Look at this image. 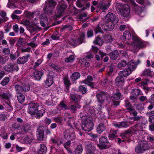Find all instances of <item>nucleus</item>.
Here are the masks:
<instances>
[{
	"label": "nucleus",
	"mask_w": 154,
	"mask_h": 154,
	"mask_svg": "<svg viewBox=\"0 0 154 154\" xmlns=\"http://www.w3.org/2000/svg\"><path fill=\"white\" fill-rule=\"evenodd\" d=\"M23 91L25 92L28 91L30 89V85L27 83L22 84Z\"/></svg>",
	"instance_id": "37998d69"
},
{
	"label": "nucleus",
	"mask_w": 154,
	"mask_h": 154,
	"mask_svg": "<svg viewBox=\"0 0 154 154\" xmlns=\"http://www.w3.org/2000/svg\"><path fill=\"white\" fill-rule=\"evenodd\" d=\"M4 69L7 72H12L14 71H18L19 68L17 64H11L5 65Z\"/></svg>",
	"instance_id": "9d476101"
},
{
	"label": "nucleus",
	"mask_w": 154,
	"mask_h": 154,
	"mask_svg": "<svg viewBox=\"0 0 154 154\" xmlns=\"http://www.w3.org/2000/svg\"><path fill=\"white\" fill-rule=\"evenodd\" d=\"M93 79L90 75L88 76L87 79L84 81V83L90 86L91 88H93L94 86V84L91 81H93Z\"/></svg>",
	"instance_id": "5701e85b"
},
{
	"label": "nucleus",
	"mask_w": 154,
	"mask_h": 154,
	"mask_svg": "<svg viewBox=\"0 0 154 154\" xmlns=\"http://www.w3.org/2000/svg\"><path fill=\"white\" fill-rule=\"evenodd\" d=\"M33 140L32 137L30 136H26L25 137L24 140L25 143L28 144L32 142Z\"/></svg>",
	"instance_id": "a18cd8bd"
},
{
	"label": "nucleus",
	"mask_w": 154,
	"mask_h": 154,
	"mask_svg": "<svg viewBox=\"0 0 154 154\" xmlns=\"http://www.w3.org/2000/svg\"><path fill=\"white\" fill-rule=\"evenodd\" d=\"M144 74L147 75H152L154 74L153 72L151 71L149 69H145L144 71Z\"/></svg>",
	"instance_id": "680f3d73"
},
{
	"label": "nucleus",
	"mask_w": 154,
	"mask_h": 154,
	"mask_svg": "<svg viewBox=\"0 0 154 154\" xmlns=\"http://www.w3.org/2000/svg\"><path fill=\"white\" fill-rule=\"evenodd\" d=\"M132 39L133 42L131 43V45L134 49H139L145 46V44L138 37L134 36L133 37Z\"/></svg>",
	"instance_id": "20e7f679"
},
{
	"label": "nucleus",
	"mask_w": 154,
	"mask_h": 154,
	"mask_svg": "<svg viewBox=\"0 0 154 154\" xmlns=\"http://www.w3.org/2000/svg\"><path fill=\"white\" fill-rule=\"evenodd\" d=\"M71 144V142L70 141H68L64 144V146L65 148L69 152L71 153V151L69 150V148Z\"/></svg>",
	"instance_id": "6e6d98bb"
},
{
	"label": "nucleus",
	"mask_w": 154,
	"mask_h": 154,
	"mask_svg": "<svg viewBox=\"0 0 154 154\" xmlns=\"http://www.w3.org/2000/svg\"><path fill=\"white\" fill-rule=\"evenodd\" d=\"M57 4L53 0H47L45 2V7L44 8L45 12L48 16L51 15Z\"/></svg>",
	"instance_id": "f03ea898"
},
{
	"label": "nucleus",
	"mask_w": 154,
	"mask_h": 154,
	"mask_svg": "<svg viewBox=\"0 0 154 154\" xmlns=\"http://www.w3.org/2000/svg\"><path fill=\"white\" fill-rule=\"evenodd\" d=\"M58 107L59 108H64L66 109H69V108L68 106L65 104V103L64 101H61L60 103V104L58 105Z\"/></svg>",
	"instance_id": "3c124183"
},
{
	"label": "nucleus",
	"mask_w": 154,
	"mask_h": 154,
	"mask_svg": "<svg viewBox=\"0 0 154 154\" xmlns=\"http://www.w3.org/2000/svg\"><path fill=\"white\" fill-rule=\"evenodd\" d=\"M132 133V131L131 130H128L126 131L125 133L122 134H121V136L122 138L124 140H127L131 135V134Z\"/></svg>",
	"instance_id": "b1692460"
},
{
	"label": "nucleus",
	"mask_w": 154,
	"mask_h": 154,
	"mask_svg": "<svg viewBox=\"0 0 154 154\" xmlns=\"http://www.w3.org/2000/svg\"><path fill=\"white\" fill-rule=\"evenodd\" d=\"M80 76V74L79 72H75L73 73L70 77L71 80L72 81H75L79 78Z\"/></svg>",
	"instance_id": "58836bf2"
},
{
	"label": "nucleus",
	"mask_w": 154,
	"mask_h": 154,
	"mask_svg": "<svg viewBox=\"0 0 154 154\" xmlns=\"http://www.w3.org/2000/svg\"><path fill=\"white\" fill-rule=\"evenodd\" d=\"M121 38L122 40H129L131 38V34L128 31H125L124 32L123 35L121 37Z\"/></svg>",
	"instance_id": "393cba45"
},
{
	"label": "nucleus",
	"mask_w": 154,
	"mask_h": 154,
	"mask_svg": "<svg viewBox=\"0 0 154 154\" xmlns=\"http://www.w3.org/2000/svg\"><path fill=\"white\" fill-rule=\"evenodd\" d=\"M64 120L66 122H69L71 120V116L69 114L65 113L64 115Z\"/></svg>",
	"instance_id": "8fccbe9b"
},
{
	"label": "nucleus",
	"mask_w": 154,
	"mask_h": 154,
	"mask_svg": "<svg viewBox=\"0 0 154 154\" xmlns=\"http://www.w3.org/2000/svg\"><path fill=\"white\" fill-rule=\"evenodd\" d=\"M110 5V3H108L107 4H101L99 5L98 7H100V9H102L103 11H104L109 8V6Z\"/></svg>",
	"instance_id": "79ce46f5"
},
{
	"label": "nucleus",
	"mask_w": 154,
	"mask_h": 154,
	"mask_svg": "<svg viewBox=\"0 0 154 154\" xmlns=\"http://www.w3.org/2000/svg\"><path fill=\"white\" fill-rule=\"evenodd\" d=\"M119 53L116 50L112 52L109 54L110 58L113 60H115L118 57Z\"/></svg>",
	"instance_id": "e433bc0d"
},
{
	"label": "nucleus",
	"mask_w": 154,
	"mask_h": 154,
	"mask_svg": "<svg viewBox=\"0 0 154 154\" xmlns=\"http://www.w3.org/2000/svg\"><path fill=\"white\" fill-rule=\"evenodd\" d=\"M30 57L29 55L19 58L17 60L18 63L22 64L27 61L28 58Z\"/></svg>",
	"instance_id": "aec40b11"
},
{
	"label": "nucleus",
	"mask_w": 154,
	"mask_h": 154,
	"mask_svg": "<svg viewBox=\"0 0 154 154\" xmlns=\"http://www.w3.org/2000/svg\"><path fill=\"white\" fill-rule=\"evenodd\" d=\"M17 100L20 103H23L25 99V96L22 94L20 93L18 94L17 96Z\"/></svg>",
	"instance_id": "ea45409f"
},
{
	"label": "nucleus",
	"mask_w": 154,
	"mask_h": 154,
	"mask_svg": "<svg viewBox=\"0 0 154 154\" xmlns=\"http://www.w3.org/2000/svg\"><path fill=\"white\" fill-rule=\"evenodd\" d=\"M127 65L128 68L131 70V71L134 70L136 68L137 65L133 61L129 62Z\"/></svg>",
	"instance_id": "cd10ccee"
},
{
	"label": "nucleus",
	"mask_w": 154,
	"mask_h": 154,
	"mask_svg": "<svg viewBox=\"0 0 154 154\" xmlns=\"http://www.w3.org/2000/svg\"><path fill=\"white\" fill-rule=\"evenodd\" d=\"M149 148L147 143L143 141L140 143L137 146L135 147V152L137 153H142Z\"/></svg>",
	"instance_id": "39448f33"
},
{
	"label": "nucleus",
	"mask_w": 154,
	"mask_h": 154,
	"mask_svg": "<svg viewBox=\"0 0 154 154\" xmlns=\"http://www.w3.org/2000/svg\"><path fill=\"white\" fill-rule=\"evenodd\" d=\"M45 112V111L43 109H38L36 113V117L38 119L43 116V114Z\"/></svg>",
	"instance_id": "4c0bfd02"
},
{
	"label": "nucleus",
	"mask_w": 154,
	"mask_h": 154,
	"mask_svg": "<svg viewBox=\"0 0 154 154\" xmlns=\"http://www.w3.org/2000/svg\"><path fill=\"white\" fill-rule=\"evenodd\" d=\"M82 120L83 122L82 125V129L85 131H90L93 129V124L89 117L82 116Z\"/></svg>",
	"instance_id": "f257e3e1"
},
{
	"label": "nucleus",
	"mask_w": 154,
	"mask_h": 154,
	"mask_svg": "<svg viewBox=\"0 0 154 154\" xmlns=\"http://www.w3.org/2000/svg\"><path fill=\"white\" fill-rule=\"evenodd\" d=\"M125 103L126 109L129 110L130 113H132L134 116H136L137 112L134 110V108L131 105L130 103L128 102V100H126Z\"/></svg>",
	"instance_id": "ddd939ff"
},
{
	"label": "nucleus",
	"mask_w": 154,
	"mask_h": 154,
	"mask_svg": "<svg viewBox=\"0 0 154 154\" xmlns=\"http://www.w3.org/2000/svg\"><path fill=\"white\" fill-rule=\"evenodd\" d=\"M131 73V70L128 68L124 69L122 71H120L119 73V76L123 77H126L129 75Z\"/></svg>",
	"instance_id": "dca6fc26"
},
{
	"label": "nucleus",
	"mask_w": 154,
	"mask_h": 154,
	"mask_svg": "<svg viewBox=\"0 0 154 154\" xmlns=\"http://www.w3.org/2000/svg\"><path fill=\"white\" fill-rule=\"evenodd\" d=\"M83 151V148L81 145H78L75 149V154H80L82 153Z\"/></svg>",
	"instance_id": "c03bdc74"
},
{
	"label": "nucleus",
	"mask_w": 154,
	"mask_h": 154,
	"mask_svg": "<svg viewBox=\"0 0 154 154\" xmlns=\"http://www.w3.org/2000/svg\"><path fill=\"white\" fill-rule=\"evenodd\" d=\"M47 151V147L46 146L43 144H41L40 145L39 148L37 151L38 154H45Z\"/></svg>",
	"instance_id": "4be33fe9"
},
{
	"label": "nucleus",
	"mask_w": 154,
	"mask_h": 154,
	"mask_svg": "<svg viewBox=\"0 0 154 154\" xmlns=\"http://www.w3.org/2000/svg\"><path fill=\"white\" fill-rule=\"evenodd\" d=\"M53 83V77L48 75L45 82V86L46 88L51 86Z\"/></svg>",
	"instance_id": "f3484780"
},
{
	"label": "nucleus",
	"mask_w": 154,
	"mask_h": 154,
	"mask_svg": "<svg viewBox=\"0 0 154 154\" xmlns=\"http://www.w3.org/2000/svg\"><path fill=\"white\" fill-rule=\"evenodd\" d=\"M143 124L141 123H137L132 128L134 132L137 134V132L143 129Z\"/></svg>",
	"instance_id": "6ab92c4d"
},
{
	"label": "nucleus",
	"mask_w": 154,
	"mask_h": 154,
	"mask_svg": "<svg viewBox=\"0 0 154 154\" xmlns=\"http://www.w3.org/2000/svg\"><path fill=\"white\" fill-rule=\"evenodd\" d=\"M149 120L151 123V124L149 125V129L151 131H154V116H150Z\"/></svg>",
	"instance_id": "c756f323"
},
{
	"label": "nucleus",
	"mask_w": 154,
	"mask_h": 154,
	"mask_svg": "<svg viewBox=\"0 0 154 154\" xmlns=\"http://www.w3.org/2000/svg\"><path fill=\"white\" fill-rule=\"evenodd\" d=\"M43 74V71H36L34 73V76L35 79L40 80Z\"/></svg>",
	"instance_id": "7c9ffc66"
},
{
	"label": "nucleus",
	"mask_w": 154,
	"mask_h": 154,
	"mask_svg": "<svg viewBox=\"0 0 154 154\" xmlns=\"http://www.w3.org/2000/svg\"><path fill=\"white\" fill-rule=\"evenodd\" d=\"M94 43L96 45H100L102 43V40L98 36L96 38V40L94 42Z\"/></svg>",
	"instance_id": "de8ad7c7"
},
{
	"label": "nucleus",
	"mask_w": 154,
	"mask_h": 154,
	"mask_svg": "<svg viewBox=\"0 0 154 154\" xmlns=\"http://www.w3.org/2000/svg\"><path fill=\"white\" fill-rule=\"evenodd\" d=\"M123 77H117L116 79V83L117 85H122L125 82V80Z\"/></svg>",
	"instance_id": "72a5a7b5"
},
{
	"label": "nucleus",
	"mask_w": 154,
	"mask_h": 154,
	"mask_svg": "<svg viewBox=\"0 0 154 154\" xmlns=\"http://www.w3.org/2000/svg\"><path fill=\"white\" fill-rule=\"evenodd\" d=\"M86 154H96L94 152L95 150V147L94 144L93 143H89L86 146Z\"/></svg>",
	"instance_id": "4468645a"
},
{
	"label": "nucleus",
	"mask_w": 154,
	"mask_h": 154,
	"mask_svg": "<svg viewBox=\"0 0 154 154\" xmlns=\"http://www.w3.org/2000/svg\"><path fill=\"white\" fill-rule=\"evenodd\" d=\"M114 126L119 128H126L128 126L127 123L125 122H121L115 124Z\"/></svg>",
	"instance_id": "a878e982"
},
{
	"label": "nucleus",
	"mask_w": 154,
	"mask_h": 154,
	"mask_svg": "<svg viewBox=\"0 0 154 154\" xmlns=\"http://www.w3.org/2000/svg\"><path fill=\"white\" fill-rule=\"evenodd\" d=\"M105 19L107 22H109L114 23H117L118 22V19L115 14L110 12L109 13L106 15Z\"/></svg>",
	"instance_id": "1a4fd4ad"
},
{
	"label": "nucleus",
	"mask_w": 154,
	"mask_h": 154,
	"mask_svg": "<svg viewBox=\"0 0 154 154\" xmlns=\"http://www.w3.org/2000/svg\"><path fill=\"white\" fill-rule=\"evenodd\" d=\"M53 120L57 123H60L62 122V119L60 117H54L53 118Z\"/></svg>",
	"instance_id": "69168bd1"
},
{
	"label": "nucleus",
	"mask_w": 154,
	"mask_h": 154,
	"mask_svg": "<svg viewBox=\"0 0 154 154\" xmlns=\"http://www.w3.org/2000/svg\"><path fill=\"white\" fill-rule=\"evenodd\" d=\"M9 81V78L6 77H5L2 81L1 84L2 85L5 86L8 83Z\"/></svg>",
	"instance_id": "864d4df0"
},
{
	"label": "nucleus",
	"mask_w": 154,
	"mask_h": 154,
	"mask_svg": "<svg viewBox=\"0 0 154 154\" xmlns=\"http://www.w3.org/2000/svg\"><path fill=\"white\" fill-rule=\"evenodd\" d=\"M45 128L43 126L39 127L37 130V133L44 134Z\"/></svg>",
	"instance_id": "13d9d810"
},
{
	"label": "nucleus",
	"mask_w": 154,
	"mask_h": 154,
	"mask_svg": "<svg viewBox=\"0 0 154 154\" xmlns=\"http://www.w3.org/2000/svg\"><path fill=\"white\" fill-rule=\"evenodd\" d=\"M64 84L66 88L68 89L69 87L71 85L70 81L69 80L68 77L67 75H66L64 76L63 79Z\"/></svg>",
	"instance_id": "473e14b6"
},
{
	"label": "nucleus",
	"mask_w": 154,
	"mask_h": 154,
	"mask_svg": "<svg viewBox=\"0 0 154 154\" xmlns=\"http://www.w3.org/2000/svg\"><path fill=\"white\" fill-rule=\"evenodd\" d=\"M84 34L82 33L79 34L76 38H71L69 41L67 42V43L73 47L76 46L84 42Z\"/></svg>",
	"instance_id": "7ed1b4c3"
},
{
	"label": "nucleus",
	"mask_w": 154,
	"mask_h": 154,
	"mask_svg": "<svg viewBox=\"0 0 154 154\" xmlns=\"http://www.w3.org/2000/svg\"><path fill=\"white\" fill-rule=\"evenodd\" d=\"M75 56L74 54H72L67 57H66L64 60L65 61L66 63H72L75 60Z\"/></svg>",
	"instance_id": "f704fd0d"
},
{
	"label": "nucleus",
	"mask_w": 154,
	"mask_h": 154,
	"mask_svg": "<svg viewBox=\"0 0 154 154\" xmlns=\"http://www.w3.org/2000/svg\"><path fill=\"white\" fill-rule=\"evenodd\" d=\"M79 90L83 94H85L87 91V89L84 85H81L80 86L79 88Z\"/></svg>",
	"instance_id": "09e8293b"
},
{
	"label": "nucleus",
	"mask_w": 154,
	"mask_h": 154,
	"mask_svg": "<svg viewBox=\"0 0 154 154\" xmlns=\"http://www.w3.org/2000/svg\"><path fill=\"white\" fill-rule=\"evenodd\" d=\"M127 62L124 60H122L120 61L117 65L118 67L119 68H122L125 67L127 65Z\"/></svg>",
	"instance_id": "a19ab883"
},
{
	"label": "nucleus",
	"mask_w": 154,
	"mask_h": 154,
	"mask_svg": "<svg viewBox=\"0 0 154 154\" xmlns=\"http://www.w3.org/2000/svg\"><path fill=\"white\" fill-rule=\"evenodd\" d=\"M107 22V24L109 25L108 26V28H109V31L112 30L113 29L114 25L116 23H113L110 22Z\"/></svg>",
	"instance_id": "052dcab7"
},
{
	"label": "nucleus",
	"mask_w": 154,
	"mask_h": 154,
	"mask_svg": "<svg viewBox=\"0 0 154 154\" xmlns=\"http://www.w3.org/2000/svg\"><path fill=\"white\" fill-rule=\"evenodd\" d=\"M81 107V106L79 104H75L72 105L70 106V109L72 112L75 113L77 109L80 108Z\"/></svg>",
	"instance_id": "c9c22d12"
},
{
	"label": "nucleus",
	"mask_w": 154,
	"mask_h": 154,
	"mask_svg": "<svg viewBox=\"0 0 154 154\" xmlns=\"http://www.w3.org/2000/svg\"><path fill=\"white\" fill-rule=\"evenodd\" d=\"M37 139L39 140H43L44 134L37 133Z\"/></svg>",
	"instance_id": "338daca9"
},
{
	"label": "nucleus",
	"mask_w": 154,
	"mask_h": 154,
	"mask_svg": "<svg viewBox=\"0 0 154 154\" xmlns=\"http://www.w3.org/2000/svg\"><path fill=\"white\" fill-rule=\"evenodd\" d=\"M0 15L5 21H6L8 20V18L6 16V13L5 11H1L0 13Z\"/></svg>",
	"instance_id": "bf43d9fd"
},
{
	"label": "nucleus",
	"mask_w": 154,
	"mask_h": 154,
	"mask_svg": "<svg viewBox=\"0 0 154 154\" xmlns=\"http://www.w3.org/2000/svg\"><path fill=\"white\" fill-rule=\"evenodd\" d=\"M121 97V93L119 92H117L115 93L113 96V98L116 100H119Z\"/></svg>",
	"instance_id": "603ef678"
},
{
	"label": "nucleus",
	"mask_w": 154,
	"mask_h": 154,
	"mask_svg": "<svg viewBox=\"0 0 154 154\" xmlns=\"http://www.w3.org/2000/svg\"><path fill=\"white\" fill-rule=\"evenodd\" d=\"M45 14H42L40 15L39 17L40 20L47 21V19Z\"/></svg>",
	"instance_id": "4d7b16f0"
},
{
	"label": "nucleus",
	"mask_w": 154,
	"mask_h": 154,
	"mask_svg": "<svg viewBox=\"0 0 154 154\" xmlns=\"http://www.w3.org/2000/svg\"><path fill=\"white\" fill-rule=\"evenodd\" d=\"M137 12L138 14L141 17H143L144 16L145 12L142 11V8H138V10Z\"/></svg>",
	"instance_id": "774afa93"
},
{
	"label": "nucleus",
	"mask_w": 154,
	"mask_h": 154,
	"mask_svg": "<svg viewBox=\"0 0 154 154\" xmlns=\"http://www.w3.org/2000/svg\"><path fill=\"white\" fill-rule=\"evenodd\" d=\"M97 97L98 102L100 103H103L106 99V95L104 92H100L97 93Z\"/></svg>",
	"instance_id": "f8f14e48"
},
{
	"label": "nucleus",
	"mask_w": 154,
	"mask_h": 154,
	"mask_svg": "<svg viewBox=\"0 0 154 154\" xmlns=\"http://www.w3.org/2000/svg\"><path fill=\"white\" fill-rule=\"evenodd\" d=\"M39 105L36 103H31L29 105L28 109V112L31 115H34L38 109Z\"/></svg>",
	"instance_id": "6e6552de"
},
{
	"label": "nucleus",
	"mask_w": 154,
	"mask_h": 154,
	"mask_svg": "<svg viewBox=\"0 0 154 154\" xmlns=\"http://www.w3.org/2000/svg\"><path fill=\"white\" fill-rule=\"evenodd\" d=\"M92 50L94 54L97 53L98 51V53L101 55V57H103L106 55V53H103L101 51H99V49L96 46H92Z\"/></svg>",
	"instance_id": "c85d7f7f"
},
{
	"label": "nucleus",
	"mask_w": 154,
	"mask_h": 154,
	"mask_svg": "<svg viewBox=\"0 0 154 154\" xmlns=\"http://www.w3.org/2000/svg\"><path fill=\"white\" fill-rule=\"evenodd\" d=\"M81 97L79 95L77 94H71V99L75 102H78L81 99Z\"/></svg>",
	"instance_id": "2f4dec72"
},
{
	"label": "nucleus",
	"mask_w": 154,
	"mask_h": 154,
	"mask_svg": "<svg viewBox=\"0 0 154 154\" xmlns=\"http://www.w3.org/2000/svg\"><path fill=\"white\" fill-rule=\"evenodd\" d=\"M140 91L137 89H133L131 95L130 97L131 100H135L137 97L139 95Z\"/></svg>",
	"instance_id": "a211bd4d"
},
{
	"label": "nucleus",
	"mask_w": 154,
	"mask_h": 154,
	"mask_svg": "<svg viewBox=\"0 0 154 154\" xmlns=\"http://www.w3.org/2000/svg\"><path fill=\"white\" fill-rule=\"evenodd\" d=\"M100 144H97V146L100 149H103L108 148L110 146L106 137H102L99 140Z\"/></svg>",
	"instance_id": "423d86ee"
},
{
	"label": "nucleus",
	"mask_w": 154,
	"mask_h": 154,
	"mask_svg": "<svg viewBox=\"0 0 154 154\" xmlns=\"http://www.w3.org/2000/svg\"><path fill=\"white\" fill-rule=\"evenodd\" d=\"M67 7L66 4L63 1L60 2L57 6V17H60L63 15Z\"/></svg>",
	"instance_id": "0eeeda50"
},
{
	"label": "nucleus",
	"mask_w": 154,
	"mask_h": 154,
	"mask_svg": "<svg viewBox=\"0 0 154 154\" xmlns=\"http://www.w3.org/2000/svg\"><path fill=\"white\" fill-rule=\"evenodd\" d=\"M64 136L67 139H69L71 140L74 139L75 138V133L72 129L67 130L66 131Z\"/></svg>",
	"instance_id": "2eb2a0df"
},
{
	"label": "nucleus",
	"mask_w": 154,
	"mask_h": 154,
	"mask_svg": "<svg viewBox=\"0 0 154 154\" xmlns=\"http://www.w3.org/2000/svg\"><path fill=\"white\" fill-rule=\"evenodd\" d=\"M105 126L104 124L101 123L99 125L97 128V132L98 134H100L105 129Z\"/></svg>",
	"instance_id": "bb28decb"
},
{
	"label": "nucleus",
	"mask_w": 154,
	"mask_h": 154,
	"mask_svg": "<svg viewBox=\"0 0 154 154\" xmlns=\"http://www.w3.org/2000/svg\"><path fill=\"white\" fill-rule=\"evenodd\" d=\"M104 39L106 42H110L112 41V38L109 35H105Z\"/></svg>",
	"instance_id": "49530a36"
},
{
	"label": "nucleus",
	"mask_w": 154,
	"mask_h": 154,
	"mask_svg": "<svg viewBox=\"0 0 154 154\" xmlns=\"http://www.w3.org/2000/svg\"><path fill=\"white\" fill-rule=\"evenodd\" d=\"M120 11L122 16L127 17L129 16L130 12L129 6L127 5H125Z\"/></svg>",
	"instance_id": "9b49d317"
},
{
	"label": "nucleus",
	"mask_w": 154,
	"mask_h": 154,
	"mask_svg": "<svg viewBox=\"0 0 154 154\" xmlns=\"http://www.w3.org/2000/svg\"><path fill=\"white\" fill-rule=\"evenodd\" d=\"M51 140L53 143H57V145L58 146L62 143V142L60 139H55L52 138L51 139Z\"/></svg>",
	"instance_id": "e2e57ef3"
},
{
	"label": "nucleus",
	"mask_w": 154,
	"mask_h": 154,
	"mask_svg": "<svg viewBox=\"0 0 154 154\" xmlns=\"http://www.w3.org/2000/svg\"><path fill=\"white\" fill-rule=\"evenodd\" d=\"M15 90L17 93H20L23 91L22 85L20 86L19 85H17L15 87Z\"/></svg>",
	"instance_id": "5fc2aeb1"
},
{
	"label": "nucleus",
	"mask_w": 154,
	"mask_h": 154,
	"mask_svg": "<svg viewBox=\"0 0 154 154\" xmlns=\"http://www.w3.org/2000/svg\"><path fill=\"white\" fill-rule=\"evenodd\" d=\"M0 97L3 99L9 101L12 97V95L9 92L0 93Z\"/></svg>",
	"instance_id": "412c9836"
},
{
	"label": "nucleus",
	"mask_w": 154,
	"mask_h": 154,
	"mask_svg": "<svg viewBox=\"0 0 154 154\" xmlns=\"http://www.w3.org/2000/svg\"><path fill=\"white\" fill-rule=\"evenodd\" d=\"M6 109L9 111H11L13 110V108L11 106V103L10 102L9 103H6Z\"/></svg>",
	"instance_id": "0e129e2a"
}]
</instances>
